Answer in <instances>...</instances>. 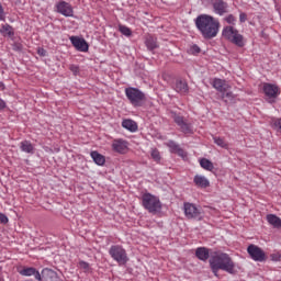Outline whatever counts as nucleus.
<instances>
[{"instance_id": "1", "label": "nucleus", "mask_w": 281, "mask_h": 281, "mask_svg": "<svg viewBox=\"0 0 281 281\" xmlns=\"http://www.w3.org/2000/svg\"><path fill=\"white\" fill-rule=\"evenodd\" d=\"M195 27L205 41H212V38H216V36H218L221 22L212 15L201 14L195 19Z\"/></svg>"}, {"instance_id": "2", "label": "nucleus", "mask_w": 281, "mask_h": 281, "mask_svg": "<svg viewBox=\"0 0 281 281\" xmlns=\"http://www.w3.org/2000/svg\"><path fill=\"white\" fill-rule=\"evenodd\" d=\"M209 265L216 278H218V271H226V273H231L232 276L236 274V263L225 252H214L211 255Z\"/></svg>"}, {"instance_id": "3", "label": "nucleus", "mask_w": 281, "mask_h": 281, "mask_svg": "<svg viewBox=\"0 0 281 281\" xmlns=\"http://www.w3.org/2000/svg\"><path fill=\"white\" fill-rule=\"evenodd\" d=\"M142 204L149 214H159L161 212V201L150 193L143 194Z\"/></svg>"}, {"instance_id": "4", "label": "nucleus", "mask_w": 281, "mask_h": 281, "mask_svg": "<svg viewBox=\"0 0 281 281\" xmlns=\"http://www.w3.org/2000/svg\"><path fill=\"white\" fill-rule=\"evenodd\" d=\"M222 36L237 47H245V37L234 26H225Z\"/></svg>"}, {"instance_id": "5", "label": "nucleus", "mask_w": 281, "mask_h": 281, "mask_svg": "<svg viewBox=\"0 0 281 281\" xmlns=\"http://www.w3.org/2000/svg\"><path fill=\"white\" fill-rule=\"evenodd\" d=\"M125 95L133 106H144V103L146 102V93L137 88H126Z\"/></svg>"}, {"instance_id": "6", "label": "nucleus", "mask_w": 281, "mask_h": 281, "mask_svg": "<svg viewBox=\"0 0 281 281\" xmlns=\"http://www.w3.org/2000/svg\"><path fill=\"white\" fill-rule=\"evenodd\" d=\"M109 255L111 256L114 262H117L120 267H123L128 262V254H126V249L120 245H113L109 249Z\"/></svg>"}, {"instance_id": "7", "label": "nucleus", "mask_w": 281, "mask_h": 281, "mask_svg": "<svg viewBox=\"0 0 281 281\" xmlns=\"http://www.w3.org/2000/svg\"><path fill=\"white\" fill-rule=\"evenodd\" d=\"M248 255L255 262H265L267 260V255L265 254V250L262 248L250 244L247 248Z\"/></svg>"}, {"instance_id": "8", "label": "nucleus", "mask_w": 281, "mask_h": 281, "mask_svg": "<svg viewBox=\"0 0 281 281\" xmlns=\"http://www.w3.org/2000/svg\"><path fill=\"white\" fill-rule=\"evenodd\" d=\"M56 10L58 14H61L63 16H74V7L69 4V2L61 0L56 4Z\"/></svg>"}, {"instance_id": "9", "label": "nucleus", "mask_w": 281, "mask_h": 281, "mask_svg": "<svg viewBox=\"0 0 281 281\" xmlns=\"http://www.w3.org/2000/svg\"><path fill=\"white\" fill-rule=\"evenodd\" d=\"M213 10L215 14L224 16V14H227V12H229V4H227V2H225L224 0H214Z\"/></svg>"}, {"instance_id": "10", "label": "nucleus", "mask_w": 281, "mask_h": 281, "mask_svg": "<svg viewBox=\"0 0 281 281\" xmlns=\"http://www.w3.org/2000/svg\"><path fill=\"white\" fill-rule=\"evenodd\" d=\"M177 124L181 133H183L184 135H192L193 133L192 124L188 122L183 116L177 117Z\"/></svg>"}, {"instance_id": "11", "label": "nucleus", "mask_w": 281, "mask_h": 281, "mask_svg": "<svg viewBox=\"0 0 281 281\" xmlns=\"http://www.w3.org/2000/svg\"><path fill=\"white\" fill-rule=\"evenodd\" d=\"M183 211L187 218H199L201 216V212L192 203H184Z\"/></svg>"}, {"instance_id": "12", "label": "nucleus", "mask_w": 281, "mask_h": 281, "mask_svg": "<svg viewBox=\"0 0 281 281\" xmlns=\"http://www.w3.org/2000/svg\"><path fill=\"white\" fill-rule=\"evenodd\" d=\"M70 42L78 52H89V44H87V41H85V38L71 36Z\"/></svg>"}, {"instance_id": "13", "label": "nucleus", "mask_w": 281, "mask_h": 281, "mask_svg": "<svg viewBox=\"0 0 281 281\" xmlns=\"http://www.w3.org/2000/svg\"><path fill=\"white\" fill-rule=\"evenodd\" d=\"M212 87L213 89H216V91H218L220 93H226V91H229V89H232L226 80L218 78L213 79Z\"/></svg>"}, {"instance_id": "14", "label": "nucleus", "mask_w": 281, "mask_h": 281, "mask_svg": "<svg viewBox=\"0 0 281 281\" xmlns=\"http://www.w3.org/2000/svg\"><path fill=\"white\" fill-rule=\"evenodd\" d=\"M18 272L20 276H24L25 278L34 276L35 280H41V272L34 267H23L22 269L18 270Z\"/></svg>"}, {"instance_id": "15", "label": "nucleus", "mask_w": 281, "mask_h": 281, "mask_svg": "<svg viewBox=\"0 0 281 281\" xmlns=\"http://www.w3.org/2000/svg\"><path fill=\"white\" fill-rule=\"evenodd\" d=\"M263 93L267 98H278V95H280V88L276 85L265 83Z\"/></svg>"}, {"instance_id": "16", "label": "nucleus", "mask_w": 281, "mask_h": 281, "mask_svg": "<svg viewBox=\"0 0 281 281\" xmlns=\"http://www.w3.org/2000/svg\"><path fill=\"white\" fill-rule=\"evenodd\" d=\"M112 148L115 153H120L121 155H124V153H126L128 148V145L126 144L125 140L116 139V140H113Z\"/></svg>"}, {"instance_id": "17", "label": "nucleus", "mask_w": 281, "mask_h": 281, "mask_svg": "<svg viewBox=\"0 0 281 281\" xmlns=\"http://www.w3.org/2000/svg\"><path fill=\"white\" fill-rule=\"evenodd\" d=\"M195 256L199 260H202V262H206V260L210 259V249L205 247H199L195 250Z\"/></svg>"}, {"instance_id": "18", "label": "nucleus", "mask_w": 281, "mask_h": 281, "mask_svg": "<svg viewBox=\"0 0 281 281\" xmlns=\"http://www.w3.org/2000/svg\"><path fill=\"white\" fill-rule=\"evenodd\" d=\"M177 93L180 95H188L190 93V87L187 80H179L177 83Z\"/></svg>"}, {"instance_id": "19", "label": "nucleus", "mask_w": 281, "mask_h": 281, "mask_svg": "<svg viewBox=\"0 0 281 281\" xmlns=\"http://www.w3.org/2000/svg\"><path fill=\"white\" fill-rule=\"evenodd\" d=\"M193 183H195L198 188H210V180H207L205 176L196 175L193 179Z\"/></svg>"}, {"instance_id": "20", "label": "nucleus", "mask_w": 281, "mask_h": 281, "mask_svg": "<svg viewBox=\"0 0 281 281\" xmlns=\"http://www.w3.org/2000/svg\"><path fill=\"white\" fill-rule=\"evenodd\" d=\"M20 149L27 155H34V145L30 140H22L20 143Z\"/></svg>"}, {"instance_id": "21", "label": "nucleus", "mask_w": 281, "mask_h": 281, "mask_svg": "<svg viewBox=\"0 0 281 281\" xmlns=\"http://www.w3.org/2000/svg\"><path fill=\"white\" fill-rule=\"evenodd\" d=\"M90 156L92 157L97 166H104V164L106 162V159L104 158V156L98 151H91Z\"/></svg>"}, {"instance_id": "22", "label": "nucleus", "mask_w": 281, "mask_h": 281, "mask_svg": "<svg viewBox=\"0 0 281 281\" xmlns=\"http://www.w3.org/2000/svg\"><path fill=\"white\" fill-rule=\"evenodd\" d=\"M122 126L123 128L131 131V133H135V131H137V123L131 119L124 120L122 122Z\"/></svg>"}, {"instance_id": "23", "label": "nucleus", "mask_w": 281, "mask_h": 281, "mask_svg": "<svg viewBox=\"0 0 281 281\" xmlns=\"http://www.w3.org/2000/svg\"><path fill=\"white\" fill-rule=\"evenodd\" d=\"M267 221L272 227H276L277 229H280L281 227V218L278 217L277 215L269 214L267 215Z\"/></svg>"}, {"instance_id": "24", "label": "nucleus", "mask_w": 281, "mask_h": 281, "mask_svg": "<svg viewBox=\"0 0 281 281\" xmlns=\"http://www.w3.org/2000/svg\"><path fill=\"white\" fill-rule=\"evenodd\" d=\"M145 45L147 49L153 52V49H157V37L149 35L146 37Z\"/></svg>"}, {"instance_id": "25", "label": "nucleus", "mask_w": 281, "mask_h": 281, "mask_svg": "<svg viewBox=\"0 0 281 281\" xmlns=\"http://www.w3.org/2000/svg\"><path fill=\"white\" fill-rule=\"evenodd\" d=\"M0 34H2V36H9V38H12V36H14V29H12L10 24H4L0 29Z\"/></svg>"}, {"instance_id": "26", "label": "nucleus", "mask_w": 281, "mask_h": 281, "mask_svg": "<svg viewBox=\"0 0 281 281\" xmlns=\"http://www.w3.org/2000/svg\"><path fill=\"white\" fill-rule=\"evenodd\" d=\"M200 166L201 168H203L204 170H209L210 172L214 170V164H212V161L206 158H202L200 160Z\"/></svg>"}, {"instance_id": "27", "label": "nucleus", "mask_w": 281, "mask_h": 281, "mask_svg": "<svg viewBox=\"0 0 281 281\" xmlns=\"http://www.w3.org/2000/svg\"><path fill=\"white\" fill-rule=\"evenodd\" d=\"M213 142L214 144H216V146H220V148H229V145L227 144V142H225V138L213 136Z\"/></svg>"}, {"instance_id": "28", "label": "nucleus", "mask_w": 281, "mask_h": 281, "mask_svg": "<svg viewBox=\"0 0 281 281\" xmlns=\"http://www.w3.org/2000/svg\"><path fill=\"white\" fill-rule=\"evenodd\" d=\"M222 100H224V102H234V100H236V95H234V92L232 91L222 92Z\"/></svg>"}, {"instance_id": "29", "label": "nucleus", "mask_w": 281, "mask_h": 281, "mask_svg": "<svg viewBox=\"0 0 281 281\" xmlns=\"http://www.w3.org/2000/svg\"><path fill=\"white\" fill-rule=\"evenodd\" d=\"M150 156H151V159H154V161H157V164H159V161H161V154L159 153V150L157 148H153L150 150Z\"/></svg>"}, {"instance_id": "30", "label": "nucleus", "mask_w": 281, "mask_h": 281, "mask_svg": "<svg viewBox=\"0 0 281 281\" xmlns=\"http://www.w3.org/2000/svg\"><path fill=\"white\" fill-rule=\"evenodd\" d=\"M119 32H121V34L124 36H132L133 34V31H131L128 26L122 24L119 25Z\"/></svg>"}, {"instance_id": "31", "label": "nucleus", "mask_w": 281, "mask_h": 281, "mask_svg": "<svg viewBox=\"0 0 281 281\" xmlns=\"http://www.w3.org/2000/svg\"><path fill=\"white\" fill-rule=\"evenodd\" d=\"M79 269H82L86 273L91 271V266L87 261H79Z\"/></svg>"}, {"instance_id": "32", "label": "nucleus", "mask_w": 281, "mask_h": 281, "mask_svg": "<svg viewBox=\"0 0 281 281\" xmlns=\"http://www.w3.org/2000/svg\"><path fill=\"white\" fill-rule=\"evenodd\" d=\"M271 124L273 128H276L277 131H281V119H271Z\"/></svg>"}, {"instance_id": "33", "label": "nucleus", "mask_w": 281, "mask_h": 281, "mask_svg": "<svg viewBox=\"0 0 281 281\" xmlns=\"http://www.w3.org/2000/svg\"><path fill=\"white\" fill-rule=\"evenodd\" d=\"M177 155L183 159V161L188 160V153L181 148L177 149Z\"/></svg>"}, {"instance_id": "34", "label": "nucleus", "mask_w": 281, "mask_h": 281, "mask_svg": "<svg viewBox=\"0 0 281 281\" xmlns=\"http://www.w3.org/2000/svg\"><path fill=\"white\" fill-rule=\"evenodd\" d=\"M226 23H228L229 25H235L236 24V18L234 16V14H229L225 18Z\"/></svg>"}, {"instance_id": "35", "label": "nucleus", "mask_w": 281, "mask_h": 281, "mask_svg": "<svg viewBox=\"0 0 281 281\" xmlns=\"http://www.w3.org/2000/svg\"><path fill=\"white\" fill-rule=\"evenodd\" d=\"M167 146L170 148V153H177V143L169 140Z\"/></svg>"}, {"instance_id": "36", "label": "nucleus", "mask_w": 281, "mask_h": 281, "mask_svg": "<svg viewBox=\"0 0 281 281\" xmlns=\"http://www.w3.org/2000/svg\"><path fill=\"white\" fill-rule=\"evenodd\" d=\"M69 69H70V71H72L74 76H78V74H80V67H78L76 65H70Z\"/></svg>"}, {"instance_id": "37", "label": "nucleus", "mask_w": 281, "mask_h": 281, "mask_svg": "<svg viewBox=\"0 0 281 281\" xmlns=\"http://www.w3.org/2000/svg\"><path fill=\"white\" fill-rule=\"evenodd\" d=\"M191 52H192V54H201V47H199V45L194 44L191 47Z\"/></svg>"}, {"instance_id": "38", "label": "nucleus", "mask_w": 281, "mask_h": 281, "mask_svg": "<svg viewBox=\"0 0 281 281\" xmlns=\"http://www.w3.org/2000/svg\"><path fill=\"white\" fill-rule=\"evenodd\" d=\"M0 223H2L3 225L8 223V216L3 213H0Z\"/></svg>"}, {"instance_id": "39", "label": "nucleus", "mask_w": 281, "mask_h": 281, "mask_svg": "<svg viewBox=\"0 0 281 281\" xmlns=\"http://www.w3.org/2000/svg\"><path fill=\"white\" fill-rule=\"evenodd\" d=\"M280 254H272L271 255V260H273L274 262H280Z\"/></svg>"}, {"instance_id": "40", "label": "nucleus", "mask_w": 281, "mask_h": 281, "mask_svg": "<svg viewBox=\"0 0 281 281\" xmlns=\"http://www.w3.org/2000/svg\"><path fill=\"white\" fill-rule=\"evenodd\" d=\"M5 19V12L3 11V5L0 3V21H3Z\"/></svg>"}, {"instance_id": "41", "label": "nucleus", "mask_w": 281, "mask_h": 281, "mask_svg": "<svg viewBox=\"0 0 281 281\" xmlns=\"http://www.w3.org/2000/svg\"><path fill=\"white\" fill-rule=\"evenodd\" d=\"M37 54L38 56H47V50L45 48H37Z\"/></svg>"}, {"instance_id": "42", "label": "nucleus", "mask_w": 281, "mask_h": 281, "mask_svg": "<svg viewBox=\"0 0 281 281\" xmlns=\"http://www.w3.org/2000/svg\"><path fill=\"white\" fill-rule=\"evenodd\" d=\"M239 21H240V23H245V21H247V13H240Z\"/></svg>"}, {"instance_id": "43", "label": "nucleus", "mask_w": 281, "mask_h": 281, "mask_svg": "<svg viewBox=\"0 0 281 281\" xmlns=\"http://www.w3.org/2000/svg\"><path fill=\"white\" fill-rule=\"evenodd\" d=\"M3 109H5V101L0 98V111H3Z\"/></svg>"}, {"instance_id": "44", "label": "nucleus", "mask_w": 281, "mask_h": 281, "mask_svg": "<svg viewBox=\"0 0 281 281\" xmlns=\"http://www.w3.org/2000/svg\"><path fill=\"white\" fill-rule=\"evenodd\" d=\"M0 281H3V280L0 278Z\"/></svg>"}]
</instances>
